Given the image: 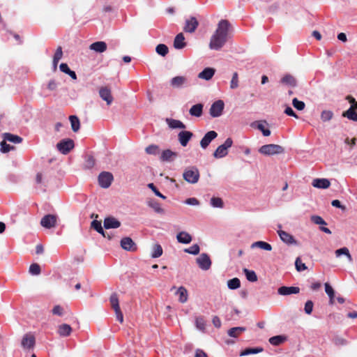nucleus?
I'll list each match as a JSON object with an SVG mask.
<instances>
[{"label": "nucleus", "mask_w": 357, "mask_h": 357, "mask_svg": "<svg viewBox=\"0 0 357 357\" xmlns=\"http://www.w3.org/2000/svg\"><path fill=\"white\" fill-rule=\"evenodd\" d=\"M69 120L73 131L77 132L80 128V122L78 117L75 115H71L69 116Z\"/></svg>", "instance_id": "36"}, {"label": "nucleus", "mask_w": 357, "mask_h": 357, "mask_svg": "<svg viewBox=\"0 0 357 357\" xmlns=\"http://www.w3.org/2000/svg\"><path fill=\"white\" fill-rule=\"evenodd\" d=\"M52 312V314L54 315L63 316V308L61 305H57L53 307Z\"/></svg>", "instance_id": "60"}, {"label": "nucleus", "mask_w": 357, "mask_h": 357, "mask_svg": "<svg viewBox=\"0 0 357 357\" xmlns=\"http://www.w3.org/2000/svg\"><path fill=\"white\" fill-rule=\"evenodd\" d=\"M62 56H63L62 47L61 46H59L56 50V52L54 53L53 59H55L56 61H60V59L62 58Z\"/></svg>", "instance_id": "62"}, {"label": "nucleus", "mask_w": 357, "mask_h": 357, "mask_svg": "<svg viewBox=\"0 0 357 357\" xmlns=\"http://www.w3.org/2000/svg\"><path fill=\"white\" fill-rule=\"evenodd\" d=\"M203 107L204 106L201 103L194 105L190 109L189 113L192 116L200 117L203 113Z\"/></svg>", "instance_id": "28"}, {"label": "nucleus", "mask_w": 357, "mask_h": 357, "mask_svg": "<svg viewBox=\"0 0 357 357\" xmlns=\"http://www.w3.org/2000/svg\"><path fill=\"white\" fill-rule=\"evenodd\" d=\"M312 185L313 187L319 189H327L331 185V182L327 178H314L312 181Z\"/></svg>", "instance_id": "19"}, {"label": "nucleus", "mask_w": 357, "mask_h": 357, "mask_svg": "<svg viewBox=\"0 0 357 357\" xmlns=\"http://www.w3.org/2000/svg\"><path fill=\"white\" fill-rule=\"evenodd\" d=\"M147 204L149 206L152 208L155 213L162 215L165 213V210L161 207L160 204L158 202L155 200H149L147 202Z\"/></svg>", "instance_id": "33"}, {"label": "nucleus", "mask_w": 357, "mask_h": 357, "mask_svg": "<svg viewBox=\"0 0 357 357\" xmlns=\"http://www.w3.org/2000/svg\"><path fill=\"white\" fill-rule=\"evenodd\" d=\"M60 70L61 71H62L63 73H66V74H68V75H70L73 79H77V76H76V73L75 72L71 70L68 64L67 63H62L60 66Z\"/></svg>", "instance_id": "41"}, {"label": "nucleus", "mask_w": 357, "mask_h": 357, "mask_svg": "<svg viewBox=\"0 0 357 357\" xmlns=\"http://www.w3.org/2000/svg\"><path fill=\"white\" fill-rule=\"evenodd\" d=\"M58 217L56 215H45L40 220V225L46 228L51 229L56 225Z\"/></svg>", "instance_id": "9"}, {"label": "nucleus", "mask_w": 357, "mask_h": 357, "mask_svg": "<svg viewBox=\"0 0 357 357\" xmlns=\"http://www.w3.org/2000/svg\"><path fill=\"white\" fill-rule=\"evenodd\" d=\"M199 22L195 17H191L185 20L183 27L184 31L187 33H193L197 29Z\"/></svg>", "instance_id": "15"}, {"label": "nucleus", "mask_w": 357, "mask_h": 357, "mask_svg": "<svg viewBox=\"0 0 357 357\" xmlns=\"http://www.w3.org/2000/svg\"><path fill=\"white\" fill-rule=\"evenodd\" d=\"M100 97L107 102V105H110L113 102L111 90L107 86H102L99 90Z\"/></svg>", "instance_id": "16"}, {"label": "nucleus", "mask_w": 357, "mask_h": 357, "mask_svg": "<svg viewBox=\"0 0 357 357\" xmlns=\"http://www.w3.org/2000/svg\"><path fill=\"white\" fill-rule=\"evenodd\" d=\"M176 295L178 296V301L184 303L188 301V291L184 287H180L176 291Z\"/></svg>", "instance_id": "32"}, {"label": "nucleus", "mask_w": 357, "mask_h": 357, "mask_svg": "<svg viewBox=\"0 0 357 357\" xmlns=\"http://www.w3.org/2000/svg\"><path fill=\"white\" fill-rule=\"evenodd\" d=\"M170 84L174 88H182L188 86L189 80L185 76H176L170 81Z\"/></svg>", "instance_id": "11"}, {"label": "nucleus", "mask_w": 357, "mask_h": 357, "mask_svg": "<svg viewBox=\"0 0 357 357\" xmlns=\"http://www.w3.org/2000/svg\"><path fill=\"white\" fill-rule=\"evenodd\" d=\"M218 133L211 130L206 132L200 141V146L203 149H206L210 143L217 137Z\"/></svg>", "instance_id": "12"}, {"label": "nucleus", "mask_w": 357, "mask_h": 357, "mask_svg": "<svg viewBox=\"0 0 357 357\" xmlns=\"http://www.w3.org/2000/svg\"><path fill=\"white\" fill-rule=\"evenodd\" d=\"M35 344V337L33 335L28 333L26 334L22 340V346L24 348L30 349L33 347Z\"/></svg>", "instance_id": "23"}, {"label": "nucleus", "mask_w": 357, "mask_h": 357, "mask_svg": "<svg viewBox=\"0 0 357 357\" xmlns=\"http://www.w3.org/2000/svg\"><path fill=\"white\" fill-rule=\"evenodd\" d=\"M121 248L130 252L136 251L137 248L135 242L130 237H124L121 240Z\"/></svg>", "instance_id": "14"}, {"label": "nucleus", "mask_w": 357, "mask_h": 357, "mask_svg": "<svg viewBox=\"0 0 357 357\" xmlns=\"http://www.w3.org/2000/svg\"><path fill=\"white\" fill-rule=\"evenodd\" d=\"M278 234L280 236L281 241L287 244V245H296L297 241L295 240L294 236L291 235L290 234L283 231V230H278Z\"/></svg>", "instance_id": "17"}, {"label": "nucleus", "mask_w": 357, "mask_h": 357, "mask_svg": "<svg viewBox=\"0 0 357 357\" xmlns=\"http://www.w3.org/2000/svg\"><path fill=\"white\" fill-rule=\"evenodd\" d=\"M245 331L246 328L245 327H234L228 331L227 334L230 337H238L241 333H243Z\"/></svg>", "instance_id": "35"}, {"label": "nucleus", "mask_w": 357, "mask_h": 357, "mask_svg": "<svg viewBox=\"0 0 357 357\" xmlns=\"http://www.w3.org/2000/svg\"><path fill=\"white\" fill-rule=\"evenodd\" d=\"M160 151V147L155 144H151L145 149V152L149 155H158Z\"/></svg>", "instance_id": "40"}, {"label": "nucleus", "mask_w": 357, "mask_h": 357, "mask_svg": "<svg viewBox=\"0 0 357 357\" xmlns=\"http://www.w3.org/2000/svg\"><path fill=\"white\" fill-rule=\"evenodd\" d=\"M334 342H335V345H337V346H343V345H346L347 344V341L344 338L341 337H336L334 339Z\"/></svg>", "instance_id": "64"}, {"label": "nucleus", "mask_w": 357, "mask_h": 357, "mask_svg": "<svg viewBox=\"0 0 357 357\" xmlns=\"http://www.w3.org/2000/svg\"><path fill=\"white\" fill-rule=\"evenodd\" d=\"M200 248L197 244H194L188 248H185L184 252L193 255H198L199 253Z\"/></svg>", "instance_id": "49"}, {"label": "nucleus", "mask_w": 357, "mask_h": 357, "mask_svg": "<svg viewBox=\"0 0 357 357\" xmlns=\"http://www.w3.org/2000/svg\"><path fill=\"white\" fill-rule=\"evenodd\" d=\"M241 287V281L238 278H234L227 281V287L229 289H237Z\"/></svg>", "instance_id": "43"}, {"label": "nucleus", "mask_w": 357, "mask_h": 357, "mask_svg": "<svg viewBox=\"0 0 357 357\" xmlns=\"http://www.w3.org/2000/svg\"><path fill=\"white\" fill-rule=\"evenodd\" d=\"M162 248L159 244H154L152 247L151 257L158 258L162 255Z\"/></svg>", "instance_id": "44"}, {"label": "nucleus", "mask_w": 357, "mask_h": 357, "mask_svg": "<svg viewBox=\"0 0 357 357\" xmlns=\"http://www.w3.org/2000/svg\"><path fill=\"white\" fill-rule=\"evenodd\" d=\"M109 301H110L112 307L114 309V310L115 312L116 319L119 322L123 323V315L121 311L119 303V298L116 293H114L111 295Z\"/></svg>", "instance_id": "5"}, {"label": "nucleus", "mask_w": 357, "mask_h": 357, "mask_svg": "<svg viewBox=\"0 0 357 357\" xmlns=\"http://www.w3.org/2000/svg\"><path fill=\"white\" fill-rule=\"evenodd\" d=\"M324 286H325V291H326V294L328 296V297L335 296V291H334L333 287L328 283H325Z\"/></svg>", "instance_id": "63"}, {"label": "nucleus", "mask_w": 357, "mask_h": 357, "mask_svg": "<svg viewBox=\"0 0 357 357\" xmlns=\"http://www.w3.org/2000/svg\"><path fill=\"white\" fill-rule=\"evenodd\" d=\"M57 332L60 336H69L72 332V328L67 324H63L59 326Z\"/></svg>", "instance_id": "27"}, {"label": "nucleus", "mask_w": 357, "mask_h": 357, "mask_svg": "<svg viewBox=\"0 0 357 357\" xmlns=\"http://www.w3.org/2000/svg\"><path fill=\"white\" fill-rule=\"evenodd\" d=\"M199 176L198 169L194 166L185 169L183 174L184 180L192 184H195L198 182Z\"/></svg>", "instance_id": "2"}, {"label": "nucleus", "mask_w": 357, "mask_h": 357, "mask_svg": "<svg viewBox=\"0 0 357 357\" xmlns=\"http://www.w3.org/2000/svg\"><path fill=\"white\" fill-rule=\"evenodd\" d=\"M113 180L114 176L112 174L108 172H101L98 177V184L102 188H108Z\"/></svg>", "instance_id": "6"}, {"label": "nucleus", "mask_w": 357, "mask_h": 357, "mask_svg": "<svg viewBox=\"0 0 357 357\" xmlns=\"http://www.w3.org/2000/svg\"><path fill=\"white\" fill-rule=\"evenodd\" d=\"M335 253V256L337 257H339L341 255H345L347 257V258L348 259V261L349 262H352L353 261V259H352V257H351V254L349 253V250L346 247H344V248H340L338 250H336Z\"/></svg>", "instance_id": "39"}, {"label": "nucleus", "mask_w": 357, "mask_h": 357, "mask_svg": "<svg viewBox=\"0 0 357 357\" xmlns=\"http://www.w3.org/2000/svg\"><path fill=\"white\" fill-rule=\"evenodd\" d=\"M284 148L280 145L270 144L261 146L259 152L264 155H272L275 154H280L284 152Z\"/></svg>", "instance_id": "3"}, {"label": "nucleus", "mask_w": 357, "mask_h": 357, "mask_svg": "<svg viewBox=\"0 0 357 357\" xmlns=\"http://www.w3.org/2000/svg\"><path fill=\"white\" fill-rule=\"evenodd\" d=\"M177 157V153L170 149L163 151L160 156V160L162 162H171Z\"/></svg>", "instance_id": "20"}, {"label": "nucleus", "mask_w": 357, "mask_h": 357, "mask_svg": "<svg viewBox=\"0 0 357 357\" xmlns=\"http://www.w3.org/2000/svg\"><path fill=\"white\" fill-rule=\"evenodd\" d=\"M225 107V103L222 100H218L215 101L209 109L210 115L212 117L220 116L222 114Z\"/></svg>", "instance_id": "8"}, {"label": "nucleus", "mask_w": 357, "mask_h": 357, "mask_svg": "<svg viewBox=\"0 0 357 357\" xmlns=\"http://www.w3.org/2000/svg\"><path fill=\"white\" fill-rule=\"evenodd\" d=\"M292 105L298 110H303L305 106L304 102L298 100L296 98L293 99Z\"/></svg>", "instance_id": "52"}, {"label": "nucleus", "mask_w": 357, "mask_h": 357, "mask_svg": "<svg viewBox=\"0 0 357 357\" xmlns=\"http://www.w3.org/2000/svg\"><path fill=\"white\" fill-rule=\"evenodd\" d=\"M186 46L185 37L182 33L177 34L174 40V47L175 49L181 50Z\"/></svg>", "instance_id": "25"}, {"label": "nucleus", "mask_w": 357, "mask_h": 357, "mask_svg": "<svg viewBox=\"0 0 357 357\" xmlns=\"http://www.w3.org/2000/svg\"><path fill=\"white\" fill-rule=\"evenodd\" d=\"M3 137L5 141H8L14 144H20L22 142V138L18 135H15L9 132L3 134Z\"/></svg>", "instance_id": "29"}, {"label": "nucleus", "mask_w": 357, "mask_h": 357, "mask_svg": "<svg viewBox=\"0 0 357 357\" xmlns=\"http://www.w3.org/2000/svg\"><path fill=\"white\" fill-rule=\"evenodd\" d=\"M259 248L264 250L271 251L272 246L265 241H256L251 245V248Z\"/></svg>", "instance_id": "37"}, {"label": "nucleus", "mask_w": 357, "mask_h": 357, "mask_svg": "<svg viewBox=\"0 0 357 357\" xmlns=\"http://www.w3.org/2000/svg\"><path fill=\"white\" fill-rule=\"evenodd\" d=\"M230 27L231 24L227 20H221L218 22L217 29L210 40V49L220 50L225 45L227 41Z\"/></svg>", "instance_id": "1"}, {"label": "nucleus", "mask_w": 357, "mask_h": 357, "mask_svg": "<svg viewBox=\"0 0 357 357\" xmlns=\"http://www.w3.org/2000/svg\"><path fill=\"white\" fill-rule=\"evenodd\" d=\"M199 267L203 271L208 270L211 266V260L206 253H202L196 259Z\"/></svg>", "instance_id": "10"}, {"label": "nucleus", "mask_w": 357, "mask_h": 357, "mask_svg": "<svg viewBox=\"0 0 357 357\" xmlns=\"http://www.w3.org/2000/svg\"><path fill=\"white\" fill-rule=\"evenodd\" d=\"M257 129L261 131L262 134L265 137H268L271 135V130L269 129L265 128L264 126L262 123H258Z\"/></svg>", "instance_id": "61"}, {"label": "nucleus", "mask_w": 357, "mask_h": 357, "mask_svg": "<svg viewBox=\"0 0 357 357\" xmlns=\"http://www.w3.org/2000/svg\"><path fill=\"white\" fill-rule=\"evenodd\" d=\"M262 351H263L262 347L247 348L241 352L240 356H248V355H250V354H256L261 352Z\"/></svg>", "instance_id": "42"}, {"label": "nucleus", "mask_w": 357, "mask_h": 357, "mask_svg": "<svg viewBox=\"0 0 357 357\" xmlns=\"http://www.w3.org/2000/svg\"><path fill=\"white\" fill-rule=\"evenodd\" d=\"M165 121L171 129H185L186 128V126L180 120L167 118Z\"/></svg>", "instance_id": "21"}, {"label": "nucleus", "mask_w": 357, "mask_h": 357, "mask_svg": "<svg viewBox=\"0 0 357 357\" xmlns=\"http://www.w3.org/2000/svg\"><path fill=\"white\" fill-rule=\"evenodd\" d=\"M56 147L63 154L68 153L74 148V142L71 139H65L60 141Z\"/></svg>", "instance_id": "7"}, {"label": "nucleus", "mask_w": 357, "mask_h": 357, "mask_svg": "<svg viewBox=\"0 0 357 357\" xmlns=\"http://www.w3.org/2000/svg\"><path fill=\"white\" fill-rule=\"evenodd\" d=\"M287 337L283 335H276L271 337L269 339V342L274 346H278L284 342L286 340Z\"/></svg>", "instance_id": "45"}, {"label": "nucleus", "mask_w": 357, "mask_h": 357, "mask_svg": "<svg viewBox=\"0 0 357 357\" xmlns=\"http://www.w3.org/2000/svg\"><path fill=\"white\" fill-rule=\"evenodd\" d=\"M107 45L104 41H98L91 44V50L97 53H102L107 50Z\"/></svg>", "instance_id": "24"}, {"label": "nucleus", "mask_w": 357, "mask_h": 357, "mask_svg": "<svg viewBox=\"0 0 357 357\" xmlns=\"http://www.w3.org/2000/svg\"><path fill=\"white\" fill-rule=\"evenodd\" d=\"M0 145H1V151L3 153H8L10 150L14 149V147L10 146V144H8L6 143V141H5L4 139L1 142Z\"/></svg>", "instance_id": "53"}, {"label": "nucleus", "mask_w": 357, "mask_h": 357, "mask_svg": "<svg viewBox=\"0 0 357 357\" xmlns=\"http://www.w3.org/2000/svg\"><path fill=\"white\" fill-rule=\"evenodd\" d=\"M121 226V222L114 217L106 218L104 220V227L106 229H116Z\"/></svg>", "instance_id": "22"}, {"label": "nucleus", "mask_w": 357, "mask_h": 357, "mask_svg": "<svg viewBox=\"0 0 357 357\" xmlns=\"http://www.w3.org/2000/svg\"><path fill=\"white\" fill-rule=\"evenodd\" d=\"M314 303L312 301H307L305 303L304 310L307 314H310L313 310Z\"/></svg>", "instance_id": "58"}, {"label": "nucleus", "mask_w": 357, "mask_h": 357, "mask_svg": "<svg viewBox=\"0 0 357 357\" xmlns=\"http://www.w3.org/2000/svg\"><path fill=\"white\" fill-rule=\"evenodd\" d=\"M192 136L193 133L192 132L183 130L178 132V140L182 146L185 147L192 139Z\"/></svg>", "instance_id": "13"}, {"label": "nucleus", "mask_w": 357, "mask_h": 357, "mask_svg": "<svg viewBox=\"0 0 357 357\" xmlns=\"http://www.w3.org/2000/svg\"><path fill=\"white\" fill-rule=\"evenodd\" d=\"M238 86V73L236 72H235L233 74V76H232V78L231 80L230 88L234 89H236Z\"/></svg>", "instance_id": "54"}, {"label": "nucleus", "mask_w": 357, "mask_h": 357, "mask_svg": "<svg viewBox=\"0 0 357 357\" xmlns=\"http://www.w3.org/2000/svg\"><path fill=\"white\" fill-rule=\"evenodd\" d=\"M299 292H300V288L298 287L282 286L278 289V293L282 296L296 294H298Z\"/></svg>", "instance_id": "18"}, {"label": "nucleus", "mask_w": 357, "mask_h": 357, "mask_svg": "<svg viewBox=\"0 0 357 357\" xmlns=\"http://www.w3.org/2000/svg\"><path fill=\"white\" fill-rule=\"evenodd\" d=\"M210 203H211V205L214 208H222L224 206V203H223L222 199L220 197H212L211 199Z\"/></svg>", "instance_id": "47"}, {"label": "nucleus", "mask_w": 357, "mask_h": 357, "mask_svg": "<svg viewBox=\"0 0 357 357\" xmlns=\"http://www.w3.org/2000/svg\"><path fill=\"white\" fill-rule=\"evenodd\" d=\"M343 116L353 121H357V107L351 106L349 109L344 112L342 114Z\"/></svg>", "instance_id": "30"}, {"label": "nucleus", "mask_w": 357, "mask_h": 357, "mask_svg": "<svg viewBox=\"0 0 357 357\" xmlns=\"http://www.w3.org/2000/svg\"><path fill=\"white\" fill-rule=\"evenodd\" d=\"M148 187H149V188H150V189H151V190L154 192V194H155L156 196H158V197H160V198H162V199H166V197H165V196H164L162 194H161V193L158 190V189L156 188V187L155 186V185H154L153 183H149V184H148Z\"/></svg>", "instance_id": "59"}, {"label": "nucleus", "mask_w": 357, "mask_h": 357, "mask_svg": "<svg viewBox=\"0 0 357 357\" xmlns=\"http://www.w3.org/2000/svg\"><path fill=\"white\" fill-rule=\"evenodd\" d=\"M155 51L158 54L165 56L168 53V47L164 44H159L157 45Z\"/></svg>", "instance_id": "48"}, {"label": "nucleus", "mask_w": 357, "mask_h": 357, "mask_svg": "<svg viewBox=\"0 0 357 357\" xmlns=\"http://www.w3.org/2000/svg\"><path fill=\"white\" fill-rule=\"evenodd\" d=\"M29 273L32 275H39L40 273V267L38 264H32L29 267Z\"/></svg>", "instance_id": "55"}, {"label": "nucleus", "mask_w": 357, "mask_h": 357, "mask_svg": "<svg viewBox=\"0 0 357 357\" xmlns=\"http://www.w3.org/2000/svg\"><path fill=\"white\" fill-rule=\"evenodd\" d=\"M176 238L179 243L184 244L190 243L192 241L191 235L186 231L179 232L176 236Z\"/></svg>", "instance_id": "31"}, {"label": "nucleus", "mask_w": 357, "mask_h": 357, "mask_svg": "<svg viewBox=\"0 0 357 357\" xmlns=\"http://www.w3.org/2000/svg\"><path fill=\"white\" fill-rule=\"evenodd\" d=\"M232 144V139L230 137L227 138L222 144L218 146L213 154V157L215 158H222L225 157L228 154V149L231 147Z\"/></svg>", "instance_id": "4"}, {"label": "nucleus", "mask_w": 357, "mask_h": 357, "mask_svg": "<svg viewBox=\"0 0 357 357\" xmlns=\"http://www.w3.org/2000/svg\"><path fill=\"white\" fill-rule=\"evenodd\" d=\"M215 69L213 68H206L198 75V77L205 80H210L215 74Z\"/></svg>", "instance_id": "26"}, {"label": "nucleus", "mask_w": 357, "mask_h": 357, "mask_svg": "<svg viewBox=\"0 0 357 357\" xmlns=\"http://www.w3.org/2000/svg\"><path fill=\"white\" fill-rule=\"evenodd\" d=\"M281 82L285 85H288L292 87L296 86V79L291 75H284L282 79Z\"/></svg>", "instance_id": "38"}, {"label": "nucleus", "mask_w": 357, "mask_h": 357, "mask_svg": "<svg viewBox=\"0 0 357 357\" xmlns=\"http://www.w3.org/2000/svg\"><path fill=\"white\" fill-rule=\"evenodd\" d=\"M333 113L330 110H324L321 114V119L326 122L332 119Z\"/></svg>", "instance_id": "50"}, {"label": "nucleus", "mask_w": 357, "mask_h": 357, "mask_svg": "<svg viewBox=\"0 0 357 357\" xmlns=\"http://www.w3.org/2000/svg\"><path fill=\"white\" fill-rule=\"evenodd\" d=\"M295 266L298 271H303L307 269V266L305 264L302 263L299 257L296 259Z\"/></svg>", "instance_id": "57"}, {"label": "nucleus", "mask_w": 357, "mask_h": 357, "mask_svg": "<svg viewBox=\"0 0 357 357\" xmlns=\"http://www.w3.org/2000/svg\"><path fill=\"white\" fill-rule=\"evenodd\" d=\"M311 220L316 225H326V222H325V220L321 216H319V215H312L311 217Z\"/></svg>", "instance_id": "56"}, {"label": "nucleus", "mask_w": 357, "mask_h": 357, "mask_svg": "<svg viewBox=\"0 0 357 357\" xmlns=\"http://www.w3.org/2000/svg\"><path fill=\"white\" fill-rule=\"evenodd\" d=\"M91 227H93L94 229H96L98 233L102 234L104 237H106L107 235L104 232L103 228L101 225V222L98 220H93L91 222ZM108 239H111L112 237L110 235H107Z\"/></svg>", "instance_id": "34"}, {"label": "nucleus", "mask_w": 357, "mask_h": 357, "mask_svg": "<svg viewBox=\"0 0 357 357\" xmlns=\"http://www.w3.org/2000/svg\"><path fill=\"white\" fill-rule=\"evenodd\" d=\"M195 325L199 330L204 331L206 327V321L203 317H199L196 319Z\"/></svg>", "instance_id": "51"}, {"label": "nucleus", "mask_w": 357, "mask_h": 357, "mask_svg": "<svg viewBox=\"0 0 357 357\" xmlns=\"http://www.w3.org/2000/svg\"><path fill=\"white\" fill-rule=\"evenodd\" d=\"M243 273L246 277V279L252 282H256L257 280V276L256 273L254 271L248 270L247 268L243 269Z\"/></svg>", "instance_id": "46"}]
</instances>
